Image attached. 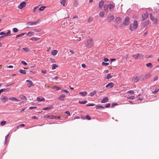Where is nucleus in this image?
Segmentation results:
<instances>
[{"label": "nucleus", "mask_w": 159, "mask_h": 159, "mask_svg": "<svg viewBox=\"0 0 159 159\" xmlns=\"http://www.w3.org/2000/svg\"><path fill=\"white\" fill-rule=\"evenodd\" d=\"M66 96L65 94H62L58 98V99L61 101H64L65 100V98Z\"/></svg>", "instance_id": "obj_13"}, {"label": "nucleus", "mask_w": 159, "mask_h": 159, "mask_svg": "<svg viewBox=\"0 0 159 159\" xmlns=\"http://www.w3.org/2000/svg\"><path fill=\"white\" fill-rule=\"evenodd\" d=\"M65 113L67 114L68 116H70V113L69 111H67L65 112Z\"/></svg>", "instance_id": "obj_64"}, {"label": "nucleus", "mask_w": 159, "mask_h": 159, "mask_svg": "<svg viewBox=\"0 0 159 159\" xmlns=\"http://www.w3.org/2000/svg\"><path fill=\"white\" fill-rule=\"evenodd\" d=\"M39 21V20H38L37 21H36V22H32V21L28 22L26 23V25H36L38 23Z\"/></svg>", "instance_id": "obj_8"}, {"label": "nucleus", "mask_w": 159, "mask_h": 159, "mask_svg": "<svg viewBox=\"0 0 159 159\" xmlns=\"http://www.w3.org/2000/svg\"><path fill=\"white\" fill-rule=\"evenodd\" d=\"M93 21V18L91 17H89L88 19V21L89 23Z\"/></svg>", "instance_id": "obj_37"}, {"label": "nucleus", "mask_w": 159, "mask_h": 159, "mask_svg": "<svg viewBox=\"0 0 159 159\" xmlns=\"http://www.w3.org/2000/svg\"><path fill=\"white\" fill-rule=\"evenodd\" d=\"M159 91V89H155V90L154 91L152 92V93H157Z\"/></svg>", "instance_id": "obj_44"}, {"label": "nucleus", "mask_w": 159, "mask_h": 159, "mask_svg": "<svg viewBox=\"0 0 159 159\" xmlns=\"http://www.w3.org/2000/svg\"><path fill=\"white\" fill-rule=\"evenodd\" d=\"M148 12H146L144 14H142V20H144L146 19L148 17Z\"/></svg>", "instance_id": "obj_11"}, {"label": "nucleus", "mask_w": 159, "mask_h": 159, "mask_svg": "<svg viewBox=\"0 0 159 159\" xmlns=\"http://www.w3.org/2000/svg\"><path fill=\"white\" fill-rule=\"evenodd\" d=\"M129 18L128 17H126L124 21V24L125 25H128L129 24Z\"/></svg>", "instance_id": "obj_10"}, {"label": "nucleus", "mask_w": 159, "mask_h": 159, "mask_svg": "<svg viewBox=\"0 0 159 159\" xmlns=\"http://www.w3.org/2000/svg\"><path fill=\"white\" fill-rule=\"evenodd\" d=\"M56 117V116H49L48 117V118H49L50 119H54Z\"/></svg>", "instance_id": "obj_50"}, {"label": "nucleus", "mask_w": 159, "mask_h": 159, "mask_svg": "<svg viewBox=\"0 0 159 159\" xmlns=\"http://www.w3.org/2000/svg\"><path fill=\"white\" fill-rule=\"evenodd\" d=\"M85 117L86 118V119H88V120H90L91 119V118L90 116L88 115L86 116Z\"/></svg>", "instance_id": "obj_53"}, {"label": "nucleus", "mask_w": 159, "mask_h": 159, "mask_svg": "<svg viewBox=\"0 0 159 159\" xmlns=\"http://www.w3.org/2000/svg\"><path fill=\"white\" fill-rule=\"evenodd\" d=\"M45 8L46 7L42 6L39 9V10L40 11H43Z\"/></svg>", "instance_id": "obj_34"}, {"label": "nucleus", "mask_w": 159, "mask_h": 159, "mask_svg": "<svg viewBox=\"0 0 159 159\" xmlns=\"http://www.w3.org/2000/svg\"><path fill=\"white\" fill-rule=\"evenodd\" d=\"M37 101L39 102L44 101L45 99V98L42 97H38L37 98Z\"/></svg>", "instance_id": "obj_16"}, {"label": "nucleus", "mask_w": 159, "mask_h": 159, "mask_svg": "<svg viewBox=\"0 0 159 159\" xmlns=\"http://www.w3.org/2000/svg\"><path fill=\"white\" fill-rule=\"evenodd\" d=\"M95 105V104H87L86 106L87 107L89 106H93Z\"/></svg>", "instance_id": "obj_60"}, {"label": "nucleus", "mask_w": 159, "mask_h": 159, "mask_svg": "<svg viewBox=\"0 0 159 159\" xmlns=\"http://www.w3.org/2000/svg\"><path fill=\"white\" fill-rule=\"evenodd\" d=\"M140 96V94H139L137 97V98H138V100L140 101H142L143 99V97H139V96Z\"/></svg>", "instance_id": "obj_43"}, {"label": "nucleus", "mask_w": 159, "mask_h": 159, "mask_svg": "<svg viewBox=\"0 0 159 159\" xmlns=\"http://www.w3.org/2000/svg\"><path fill=\"white\" fill-rule=\"evenodd\" d=\"M127 93H130L131 94H134V92L133 90H129L127 92Z\"/></svg>", "instance_id": "obj_40"}, {"label": "nucleus", "mask_w": 159, "mask_h": 159, "mask_svg": "<svg viewBox=\"0 0 159 159\" xmlns=\"http://www.w3.org/2000/svg\"><path fill=\"white\" fill-rule=\"evenodd\" d=\"M146 66L147 67L152 68V65L151 63H149L146 64Z\"/></svg>", "instance_id": "obj_32"}, {"label": "nucleus", "mask_w": 159, "mask_h": 159, "mask_svg": "<svg viewBox=\"0 0 159 159\" xmlns=\"http://www.w3.org/2000/svg\"><path fill=\"white\" fill-rule=\"evenodd\" d=\"M38 8V7H34V10H33V12H35L36 10Z\"/></svg>", "instance_id": "obj_58"}, {"label": "nucleus", "mask_w": 159, "mask_h": 159, "mask_svg": "<svg viewBox=\"0 0 159 159\" xmlns=\"http://www.w3.org/2000/svg\"><path fill=\"white\" fill-rule=\"evenodd\" d=\"M151 77V75L150 73H148L146 74L144 78L145 79H148L149 78H150Z\"/></svg>", "instance_id": "obj_19"}, {"label": "nucleus", "mask_w": 159, "mask_h": 159, "mask_svg": "<svg viewBox=\"0 0 159 159\" xmlns=\"http://www.w3.org/2000/svg\"><path fill=\"white\" fill-rule=\"evenodd\" d=\"M26 3L23 2L18 5V8L20 9H22L26 6Z\"/></svg>", "instance_id": "obj_7"}, {"label": "nucleus", "mask_w": 159, "mask_h": 159, "mask_svg": "<svg viewBox=\"0 0 159 159\" xmlns=\"http://www.w3.org/2000/svg\"><path fill=\"white\" fill-rule=\"evenodd\" d=\"M132 25H130V30L131 31L133 30V29H136L138 27V24L137 21L135 20L134 22V23L133 25V28H132Z\"/></svg>", "instance_id": "obj_3"}, {"label": "nucleus", "mask_w": 159, "mask_h": 159, "mask_svg": "<svg viewBox=\"0 0 159 159\" xmlns=\"http://www.w3.org/2000/svg\"><path fill=\"white\" fill-rule=\"evenodd\" d=\"M104 12L103 11L101 12L99 14V16L101 17H103L104 16Z\"/></svg>", "instance_id": "obj_41"}, {"label": "nucleus", "mask_w": 159, "mask_h": 159, "mask_svg": "<svg viewBox=\"0 0 159 159\" xmlns=\"http://www.w3.org/2000/svg\"><path fill=\"white\" fill-rule=\"evenodd\" d=\"M108 6L107 5L105 4L103 6L104 9L105 11H106L108 9Z\"/></svg>", "instance_id": "obj_31"}, {"label": "nucleus", "mask_w": 159, "mask_h": 159, "mask_svg": "<svg viewBox=\"0 0 159 159\" xmlns=\"http://www.w3.org/2000/svg\"><path fill=\"white\" fill-rule=\"evenodd\" d=\"M96 108L97 109H98L99 108H102V109H104V107L101 105H98L96 106Z\"/></svg>", "instance_id": "obj_30"}, {"label": "nucleus", "mask_w": 159, "mask_h": 159, "mask_svg": "<svg viewBox=\"0 0 159 159\" xmlns=\"http://www.w3.org/2000/svg\"><path fill=\"white\" fill-rule=\"evenodd\" d=\"M104 2L102 1H101L99 2V7L100 8H102Z\"/></svg>", "instance_id": "obj_18"}, {"label": "nucleus", "mask_w": 159, "mask_h": 159, "mask_svg": "<svg viewBox=\"0 0 159 159\" xmlns=\"http://www.w3.org/2000/svg\"><path fill=\"white\" fill-rule=\"evenodd\" d=\"M51 109L50 107H48L44 108L43 109V110H49Z\"/></svg>", "instance_id": "obj_59"}, {"label": "nucleus", "mask_w": 159, "mask_h": 159, "mask_svg": "<svg viewBox=\"0 0 159 159\" xmlns=\"http://www.w3.org/2000/svg\"><path fill=\"white\" fill-rule=\"evenodd\" d=\"M42 73L43 74H46L47 72V71L46 70H42Z\"/></svg>", "instance_id": "obj_57"}, {"label": "nucleus", "mask_w": 159, "mask_h": 159, "mask_svg": "<svg viewBox=\"0 0 159 159\" xmlns=\"http://www.w3.org/2000/svg\"><path fill=\"white\" fill-rule=\"evenodd\" d=\"M57 53V51L56 50H54L52 51V54L53 56L56 55Z\"/></svg>", "instance_id": "obj_23"}, {"label": "nucleus", "mask_w": 159, "mask_h": 159, "mask_svg": "<svg viewBox=\"0 0 159 159\" xmlns=\"http://www.w3.org/2000/svg\"><path fill=\"white\" fill-rule=\"evenodd\" d=\"M19 72L20 73H22V74H26V70H25L20 69Z\"/></svg>", "instance_id": "obj_26"}, {"label": "nucleus", "mask_w": 159, "mask_h": 159, "mask_svg": "<svg viewBox=\"0 0 159 159\" xmlns=\"http://www.w3.org/2000/svg\"><path fill=\"white\" fill-rule=\"evenodd\" d=\"M9 98L5 96H2V98H1V100L3 102H6Z\"/></svg>", "instance_id": "obj_12"}, {"label": "nucleus", "mask_w": 159, "mask_h": 159, "mask_svg": "<svg viewBox=\"0 0 159 159\" xmlns=\"http://www.w3.org/2000/svg\"><path fill=\"white\" fill-rule=\"evenodd\" d=\"M79 93L83 96H84L87 94V93L86 92H80Z\"/></svg>", "instance_id": "obj_25"}, {"label": "nucleus", "mask_w": 159, "mask_h": 159, "mask_svg": "<svg viewBox=\"0 0 159 159\" xmlns=\"http://www.w3.org/2000/svg\"><path fill=\"white\" fill-rule=\"evenodd\" d=\"M21 62L22 64H24L25 66H26L27 64V63L25 62L24 61H21Z\"/></svg>", "instance_id": "obj_56"}, {"label": "nucleus", "mask_w": 159, "mask_h": 159, "mask_svg": "<svg viewBox=\"0 0 159 159\" xmlns=\"http://www.w3.org/2000/svg\"><path fill=\"white\" fill-rule=\"evenodd\" d=\"M10 30H9L7 32V33H6V34H5V37L11 35V34H10Z\"/></svg>", "instance_id": "obj_33"}, {"label": "nucleus", "mask_w": 159, "mask_h": 159, "mask_svg": "<svg viewBox=\"0 0 159 159\" xmlns=\"http://www.w3.org/2000/svg\"><path fill=\"white\" fill-rule=\"evenodd\" d=\"M13 31L15 33H16L18 31V29L16 28H14L13 29Z\"/></svg>", "instance_id": "obj_42"}, {"label": "nucleus", "mask_w": 159, "mask_h": 159, "mask_svg": "<svg viewBox=\"0 0 159 159\" xmlns=\"http://www.w3.org/2000/svg\"><path fill=\"white\" fill-rule=\"evenodd\" d=\"M114 18V16L113 15L109 14L108 15L107 20L108 21H111Z\"/></svg>", "instance_id": "obj_4"}, {"label": "nucleus", "mask_w": 159, "mask_h": 159, "mask_svg": "<svg viewBox=\"0 0 159 159\" xmlns=\"http://www.w3.org/2000/svg\"><path fill=\"white\" fill-rule=\"evenodd\" d=\"M115 22L117 23H119L121 22V19L119 17H117L116 18Z\"/></svg>", "instance_id": "obj_17"}, {"label": "nucleus", "mask_w": 159, "mask_h": 159, "mask_svg": "<svg viewBox=\"0 0 159 159\" xmlns=\"http://www.w3.org/2000/svg\"><path fill=\"white\" fill-rule=\"evenodd\" d=\"M58 67V66L56 64H53L52 65V70H54L57 67Z\"/></svg>", "instance_id": "obj_28"}, {"label": "nucleus", "mask_w": 159, "mask_h": 159, "mask_svg": "<svg viewBox=\"0 0 159 159\" xmlns=\"http://www.w3.org/2000/svg\"><path fill=\"white\" fill-rule=\"evenodd\" d=\"M108 101V98L107 97H105L102 100L101 102L102 103H105L107 102Z\"/></svg>", "instance_id": "obj_15"}, {"label": "nucleus", "mask_w": 159, "mask_h": 159, "mask_svg": "<svg viewBox=\"0 0 159 159\" xmlns=\"http://www.w3.org/2000/svg\"><path fill=\"white\" fill-rule=\"evenodd\" d=\"M33 33L34 32H29L27 34V35H29V34H30V36H32L33 35Z\"/></svg>", "instance_id": "obj_51"}, {"label": "nucleus", "mask_w": 159, "mask_h": 159, "mask_svg": "<svg viewBox=\"0 0 159 159\" xmlns=\"http://www.w3.org/2000/svg\"><path fill=\"white\" fill-rule=\"evenodd\" d=\"M149 23L148 21H146L142 24V25L144 27H145L147 26Z\"/></svg>", "instance_id": "obj_22"}, {"label": "nucleus", "mask_w": 159, "mask_h": 159, "mask_svg": "<svg viewBox=\"0 0 159 159\" xmlns=\"http://www.w3.org/2000/svg\"><path fill=\"white\" fill-rule=\"evenodd\" d=\"M6 121L4 120V121H2L1 122L0 124L1 125L3 126L6 124Z\"/></svg>", "instance_id": "obj_38"}, {"label": "nucleus", "mask_w": 159, "mask_h": 159, "mask_svg": "<svg viewBox=\"0 0 159 159\" xmlns=\"http://www.w3.org/2000/svg\"><path fill=\"white\" fill-rule=\"evenodd\" d=\"M3 89V92H8L9 90H10V89Z\"/></svg>", "instance_id": "obj_52"}, {"label": "nucleus", "mask_w": 159, "mask_h": 159, "mask_svg": "<svg viewBox=\"0 0 159 159\" xmlns=\"http://www.w3.org/2000/svg\"><path fill=\"white\" fill-rule=\"evenodd\" d=\"M87 102L86 101H79V103L80 104H86Z\"/></svg>", "instance_id": "obj_36"}, {"label": "nucleus", "mask_w": 159, "mask_h": 159, "mask_svg": "<svg viewBox=\"0 0 159 159\" xmlns=\"http://www.w3.org/2000/svg\"><path fill=\"white\" fill-rule=\"evenodd\" d=\"M50 60L52 63H54L56 62L55 60L54 59L51 58Z\"/></svg>", "instance_id": "obj_63"}, {"label": "nucleus", "mask_w": 159, "mask_h": 159, "mask_svg": "<svg viewBox=\"0 0 159 159\" xmlns=\"http://www.w3.org/2000/svg\"><path fill=\"white\" fill-rule=\"evenodd\" d=\"M143 77V75L140 76H134L133 79L134 82H137L139 80Z\"/></svg>", "instance_id": "obj_6"}, {"label": "nucleus", "mask_w": 159, "mask_h": 159, "mask_svg": "<svg viewBox=\"0 0 159 159\" xmlns=\"http://www.w3.org/2000/svg\"><path fill=\"white\" fill-rule=\"evenodd\" d=\"M152 21H153V23L154 24H156L157 23L158 21V20L156 18H155L154 20H152Z\"/></svg>", "instance_id": "obj_45"}, {"label": "nucleus", "mask_w": 159, "mask_h": 159, "mask_svg": "<svg viewBox=\"0 0 159 159\" xmlns=\"http://www.w3.org/2000/svg\"><path fill=\"white\" fill-rule=\"evenodd\" d=\"M135 97L134 96H131L129 97H127V99H131L132 100H134L135 99Z\"/></svg>", "instance_id": "obj_29"}, {"label": "nucleus", "mask_w": 159, "mask_h": 159, "mask_svg": "<svg viewBox=\"0 0 159 159\" xmlns=\"http://www.w3.org/2000/svg\"><path fill=\"white\" fill-rule=\"evenodd\" d=\"M103 61L105 62H107L109 61V59L105 57L103 58Z\"/></svg>", "instance_id": "obj_55"}, {"label": "nucleus", "mask_w": 159, "mask_h": 159, "mask_svg": "<svg viewBox=\"0 0 159 159\" xmlns=\"http://www.w3.org/2000/svg\"><path fill=\"white\" fill-rule=\"evenodd\" d=\"M111 104L110 103L107 104L106 106L105 107L106 108H108L110 106Z\"/></svg>", "instance_id": "obj_61"}, {"label": "nucleus", "mask_w": 159, "mask_h": 159, "mask_svg": "<svg viewBox=\"0 0 159 159\" xmlns=\"http://www.w3.org/2000/svg\"><path fill=\"white\" fill-rule=\"evenodd\" d=\"M96 91H94L90 93V95L91 96H93V95H94L95 94H96Z\"/></svg>", "instance_id": "obj_39"}, {"label": "nucleus", "mask_w": 159, "mask_h": 159, "mask_svg": "<svg viewBox=\"0 0 159 159\" xmlns=\"http://www.w3.org/2000/svg\"><path fill=\"white\" fill-rule=\"evenodd\" d=\"M51 88L52 89H55L56 90H58L61 89V88L56 86H53Z\"/></svg>", "instance_id": "obj_24"}, {"label": "nucleus", "mask_w": 159, "mask_h": 159, "mask_svg": "<svg viewBox=\"0 0 159 159\" xmlns=\"http://www.w3.org/2000/svg\"><path fill=\"white\" fill-rule=\"evenodd\" d=\"M66 1H62L61 2V3L62 5L63 6H65V2Z\"/></svg>", "instance_id": "obj_62"}, {"label": "nucleus", "mask_w": 159, "mask_h": 159, "mask_svg": "<svg viewBox=\"0 0 159 159\" xmlns=\"http://www.w3.org/2000/svg\"><path fill=\"white\" fill-rule=\"evenodd\" d=\"M150 19L151 20H152V21L153 20H154V18H154L152 16V14H150Z\"/></svg>", "instance_id": "obj_48"}, {"label": "nucleus", "mask_w": 159, "mask_h": 159, "mask_svg": "<svg viewBox=\"0 0 159 159\" xmlns=\"http://www.w3.org/2000/svg\"><path fill=\"white\" fill-rule=\"evenodd\" d=\"M132 57H133L135 59H137L138 58L141 59L143 58V56L142 54L138 53L133 55Z\"/></svg>", "instance_id": "obj_2"}, {"label": "nucleus", "mask_w": 159, "mask_h": 159, "mask_svg": "<svg viewBox=\"0 0 159 159\" xmlns=\"http://www.w3.org/2000/svg\"><path fill=\"white\" fill-rule=\"evenodd\" d=\"M114 85V83H110L108 84L106 86V88H112Z\"/></svg>", "instance_id": "obj_14"}, {"label": "nucleus", "mask_w": 159, "mask_h": 159, "mask_svg": "<svg viewBox=\"0 0 159 159\" xmlns=\"http://www.w3.org/2000/svg\"><path fill=\"white\" fill-rule=\"evenodd\" d=\"M40 39V38L38 37H32L30 39V40L33 41H37Z\"/></svg>", "instance_id": "obj_21"}, {"label": "nucleus", "mask_w": 159, "mask_h": 159, "mask_svg": "<svg viewBox=\"0 0 159 159\" xmlns=\"http://www.w3.org/2000/svg\"><path fill=\"white\" fill-rule=\"evenodd\" d=\"M93 39L92 38L87 40L85 43V46L88 48L92 47L93 44Z\"/></svg>", "instance_id": "obj_1"}, {"label": "nucleus", "mask_w": 159, "mask_h": 159, "mask_svg": "<svg viewBox=\"0 0 159 159\" xmlns=\"http://www.w3.org/2000/svg\"><path fill=\"white\" fill-rule=\"evenodd\" d=\"M26 82L27 83V86L29 88L31 87L32 86H34L33 82L30 80H26Z\"/></svg>", "instance_id": "obj_5"}, {"label": "nucleus", "mask_w": 159, "mask_h": 159, "mask_svg": "<svg viewBox=\"0 0 159 159\" xmlns=\"http://www.w3.org/2000/svg\"><path fill=\"white\" fill-rule=\"evenodd\" d=\"M102 65L104 66H107L109 64L108 63H106L104 62H102Z\"/></svg>", "instance_id": "obj_49"}, {"label": "nucleus", "mask_w": 159, "mask_h": 159, "mask_svg": "<svg viewBox=\"0 0 159 159\" xmlns=\"http://www.w3.org/2000/svg\"><path fill=\"white\" fill-rule=\"evenodd\" d=\"M108 7L110 10H112L115 7V5L112 4H110L109 5Z\"/></svg>", "instance_id": "obj_20"}, {"label": "nucleus", "mask_w": 159, "mask_h": 159, "mask_svg": "<svg viewBox=\"0 0 159 159\" xmlns=\"http://www.w3.org/2000/svg\"><path fill=\"white\" fill-rule=\"evenodd\" d=\"M5 34H6V33H4L3 32H2L0 33V35H4V36H5Z\"/></svg>", "instance_id": "obj_54"}, {"label": "nucleus", "mask_w": 159, "mask_h": 159, "mask_svg": "<svg viewBox=\"0 0 159 159\" xmlns=\"http://www.w3.org/2000/svg\"><path fill=\"white\" fill-rule=\"evenodd\" d=\"M25 34H26L25 33H22L20 34H19L16 36V38H17L19 37H22V36H23Z\"/></svg>", "instance_id": "obj_27"}, {"label": "nucleus", "mask_w": 159, "mask_h": 159, "mask_svg": "<svg viewBox=\"0 0 159 159\" xmlns=\"http://www.w3.org/2000/svg\"><path fill=\"white\" fill-rule=\"evenodd\" d=\"M23 49L25 51L28 52L29 51V50L27 48H23Z\"/></svg>", "instance_id": "obj_46"}, {"label": "nucleus", "mask_w": 159, "mask_h": 159, "mask_svg": "<svg viewBox=\"0 0 159 159\" xmlns=\"http://www.w3.org/2000/svg\"><path fill=\"white\" fill-rule=\"evenodd\" d=\"M20 98L23 100H26L27 99L23 95H21L20 96Z\"/></svg>", "instance_id": "obj_35"}, {"label": "nucleus", "mask_w": 159, "mask_h": 159, "mask_svg": "<svg viewBox=\"0 0 159 159\" xmlns=\"http://www.w3.org/2000/svg\"><path fill=\"white\" fill-rule=\"evenodd\" d=\"M112 76L110 74H108L107 75V78L108 79H109L111 78Z\"/></svg>", "instance_id": "obj_47"}, {"label": "nucleus", "mask_w": 159, "mask_h": 159, "mask_svg": "<svg viewBox=\"0 0 159 159\" xmlns=\"http://www.w3.org/2000/svg\"><path fill=\"white\" fill-rule=\"evenodd\" d=\"M9 99L11 101L16 102H19L20 100L14 97H10L9 98Z\"/></svg>", "instance_id": "obj_9"}]
</instances>
